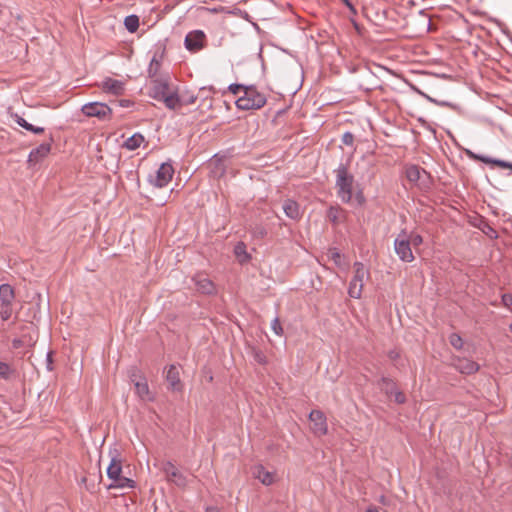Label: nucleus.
I'll return each instance as SVG.
<instances>
[{
    "mask_svg": "<svg viewBox=\"0 0 512 512\" xmlns=\"http://www.w3.org/2000/svg\"><path fill=\"white\" fill-rule=\"evenodd\" d=\"M389 357H390L391 359H396V358L398 357V354H397V353H395L394 351H391V352L389 353Z\"/></svg>",
    "mask_w": 512,
    "mask_h": 512,
    "instance_id": "864d4df0",
    "label": "nucleus"
},
{
    "mask_svg": "<svg viewBox=\"0 0 512 512\" xmlns=\"http://www.w3.org/2000/svg\"><path fill=\"white\" fill-rule=\"evenodd\" d=\"M353 268L354 276L350 281L348 294L352 298L359 299L362 294L364 279L369 276V272L361 262H355Z\"/></svg>",
    "mask_w": 512,
    "mask_h": 512,
    "instance_id": "39448f33",
    "label": "nucleus"
},
{
    "mask_svg": "<svg viewBox=\"0 0 512 512\" xmlns=\"http://www.w3.org/2000/svg\"><path fill=\"white\" fill-rule=\"evenodd\" d=\"M150 96L155 100L162 101L170 110L181 107V98L178 93L170 87L167 80H155L150 91Z\"/></svg>",
    "mask_w": 512,
    "mask_h": 512,
    "instance_id": "f03ea898",
    "label": "nucleus"
},
{
    "mask_svg": "<svg viewBox=\"0 0 512 512\" xmlns=\"http://www.w3.org/2000/svg\"><path fill=\"white\" fill-rule=\"evenodd\" d=\"M246 87L247 86H244L242 84H231L229 86V91L234 95H238L240 92H245Z\"/></svg>",
    "mask_w": 512,
    "mask_h": 512,
    "instance_id": "ea45409f",
    "label": "nucleus"
},
{
    "mask_svg": "<svg viewBox=\"0 0 512 512\" xmlns=\"http://www.w3.org/2000/svg\"><path fill=\"white\" fill-rule=\"evenodd\" d=\"M124 26L130 33L136 32L139 27V17L137 15L126 16Z\"/></svg>",
    "mask_w": 512,
    "mask_h": 512,
    "instance_id": "c85d7f7f",
    "label": "nucleus"
},
{
    "mask_svg": "<svg viewBox=\"0 0 512 512\" xmlns=\"http://www.w3.org/2000/svg\"><path fill=\"white\" fill-rule=\"evenodd\" d=\"M206 512H222L217 506H209L206 508Z\"/></svg>",
    "mask_w": 512,
    "mask_h": 512,
    "instance_id": "603ef678",
    "label": "nucleus"
},
{
    "mask_svg": "<svg viewBox=\"0 0 512 512\" xmlns=\"http://www.w3.org/2000/svg\"><path fill=\"white\" fill-rule=\"evenodd\" d=\"M206 35L202 30L189 32L184 40L185 48L190 52H198L205 47Z\"/></svg>",
    "mask_w": 512,
    "mask_h": 512,
    "instance_id": "1a4fd4ad",
    "label": "nucleus"
},
{
    "mask_svg": "<svg viewBox=\"0 0 512 512\" xmlns=\"http://www.w3.org/2000/svg\"><path fill=\"white\" fill-rule=\"evenodd\" d=\"M267 102L264 94L254 86L245 88V92L236 100V106L240 110H256L262 108Z\"/></svg>",
    "mask_w": 512,
    "mask_h": 512,
    "instance_id": "7ed1b4c3",
    "label": "nucleus"
},
{
    "mask_svg": "<svg viewBox=\"0 0 512 512\" xmlns=\"http://www.w3.org/2000/svg\"><path fill=\"white\" fill-rule=\"evenodd\" d=\"M354 135L351 132H345L342 135L341 141L344 145L352 146L354 143Z\"/></svg>",
    "mask_w": 512,
    "mask_h": 512,
    "instance_id": "58836bf2",
    "label": "nucleus"
},
{
    "mask_svg": "<svg viewBox=\"0 0 512 512\" xmlns=\"http://www.w3.org/2000/svg\"><path fill=\"white\" fill-rule=\"evenodd\" d=\"M101 88L104 92L113 95H122L125 90L123 82L112 78H106L103 80Z\"/></svg>",
    "mask_w": 512,
    "mask_h": 512,
    "instance_id": "2eb2a0df",
    "label": "nucleus"
},
{
    "mask_svg": "<svg viewBox=\"0 0 512 512\" xmlns=\"http://www.w3.org/2000/svg\"><path fill=\"white\" fill-rule=\"evenodd\" d=\"M342 3L352 12L356 13V9L350 0H341Z\"/></svg>",
    "mask_w": 512,
    "mask_h": 512,
    "instance_id": "09e8293b",
    "label": "nucleus"
},
{
    "mask_svg": "<svg viewBox=\"0 0 512 512\" xmlns=\"http://www.w3.org/2000/svg\"><path fill=\"white\" fill-rule=\"evenodd\" d=\"M366 512H379L378 509L376 507H369Z\"/></svg>",
    "mask_w": 512,
    "mask_h": 512,
    "instance_id": "5fc2aeb1",
    "label": "nucleus"
},
{
    "mask_svg": "<svg viewBox=\"0 0 512 512\" xmlns=\"http://www.w3.org/2000/svg\"><path fill=\"white\" fill-rule=\"evenodd\" d=\"M14 374V369L6 362L0 361V377L8 380Z\"/></svg>",
    "mask_w": 512,
    "mask_h": 512,
    "instance_id": "c756f323",
    "label": "nucleus"
},
{
    "mask_svg": "<svg viewBox=\"0 0 512 512\" xmlns=\"http://www.w3.org/2000/svg\"><path fill=\"white\" fill-rule=\"evenodd\" d=\"M449 342L457 350H461L463 348V340L457 333H452L449 336Z\"/></svg>",
    "mask_w": 512,
    "mask_h": 512,
    "instance_id": "f704fd0d",
    "label": "nucleus"
},
{
    "mask_svg": "<svg viewBox=\"0 0 512 512\" xmlns=\"http://www.w3.org/2000/svg\"><path fill=\"white\" fill-rule=\"evenodd\" d=\"M309 420L312 423L311 430L316 436L321 437L327 434V418L321 410H312L309 413Z\"/></svg>",
    "mask_w": 512,
    "mask_h": 512,
    "instance_id": "6e6552de",
    "label": "nucleus"
},
{
    "mask_svg": "<svg viewBox=\"0 0 512 512\" xmlns=\"http://www.w3.org/2000/svg\"><path fill=\"white\" fill-rule=\"evenodd\" d=\"M135 389L137 395L144 401H153L154 396L151 394L149 390V386L147 383L146 378H143L142 381H136L135 383Z\"/></svg>",
    "mask_w": 512,
    "mask_h": 512,
    "instance_id": "aec40b11",
    "label": "nucleus"
},
{
    "mask_svg": "<svg viewBox=\"0 0 512 512\" xmlns=\"http://www.w3.org/2000/svg\"><path fill=\"white\" fill-rule=\"evenodd\" d=\"M502 302H503L504 306H506V307L511 306L512 305V295L504 294L502 296Z\"/></svg>",
    "mask_w": 512,
    "mask_h": 512,
    "instance_id": "de8ad7c7",
    "label": "nucleus"
},
{
    "mask_svg": "<svg viewBox=\"0 0 512 512\" xmlns=\"http://www.w3.org/2000/svg\"><path fill=\"white\" fill-rule=\"evenodd\" d=\"M135 482L132 479H129L127 477H124L120 475L115 480L112 481L110 485H108V489H126V488H133Z\"/></svg>",
    "mask_w": 512,
    "mask_h": 512,
    "instance_id": "bb28decb",
    "label": "nucleus"
},
{
    "mask_svg": "<svg viewBox=\"0 0 512 512\" xmlns=\"http://www.w3.org/2000/svg\"><path fill=\"white\" fill-rule=\"evenodd\" d=\"M163 472L169 482H172L179 487L186 486V477L174 466L173 463L166 462L163 465Z\"/></svg>",
    "mask_w": 512,
    "mask_h": 512,
    "instance_id": "9b49d317",
    "label": "nucleus"
},
{
    "mask_svg": "<svg viewBox=\"0 0 512 512\" xmlns=\"http://www.w3.org/2000/svg\"><path fill=\"white\" fill-rule=\"evenodd\" d=\"M482 230L490 238H497L498 237L497 231L494 228H492L489 224H486L485 228H483Z\"/></svg>",
    "mask_w": 512,
    "mask_h": 512,
    "instance_id": "37998d69",
    "label": "nucleus"
},
{
    "mask_svg": "<svg viewBox=\"0 0 512 512\" xmlns=\"http://www.w3.org/2000/svg\"><path fill=\"white\" fill-rule=\"evenodd\" d=\"M81 111L87 117H97L99 120H109L112 109L102 102H90L82 106Z\"/></svg>",
    "mask_w": 512,
    "mask_h": 512,
    "instance_id": "0eeeda50",
    "label": "nucleus"
},
{
    "mask_svg": "<svg viewBox=\"0 0 512 512\" xmlns=\"http://www.w3.org/2000/svg\"><path fill=\"white\" fill-rule=\"evenodd\" d=\"M144 142V136L140 133H135L129 138H127L124 143L123 147L127 150L133 151L140 147V145Z\"/></svg>",
    "mask_w": 512,
    "mask_h": 512,
    "instance_id": "393cba45",
    "label": "nucleus"
},
{
    "mask_svg": "<svg viewBox=\"0 0 512 512\" xmlns=\"http://www.w3.org/2000/svg\"><path fill=\"white\" fill-rule=\"evenodd\" d=\"M173 174V166L170 163H162L155 177L150 179V183L157 188H163L172 180Z\"/></svg>",
    "mask_w": 512,
    "mask_h": 512,
    "instance_id": "9d476101",
    "label": "nucleus"
},
{
    "mask_svg": "<svg viewBox=\"0 0 512 512\" xmlns=\"http://www.w3.org/2000/svg\"><path fill=\"white\" fill-rule=\"evenodd\" d=\"M394 249L398 257L404 262H412L414 255L410 246V241L406 230H402L401 233L394 241Z\"/></svg>",
    "mask_w": 512,
    "mask_h": 512,
    "instance_id": "423d86ee",
    "label": "nucleus"
},
{
    "mask_svg": "<svg viewBox=\"0 0 512 512\" xmlns=\"http://www.w3.org/2000/svg\"><path fill=\"white\" fill-rule=\"evenodd\" d=\"M209 166L210 172L215 178H221L226 173L225 159L223 157L214 155L210 160Z\"/></svg>",
    "mask_w": 512,
    "mask_h": 512,
    "instance_id": "dca6fc26",
    "label": "nucleus"
},
{
    "mask_svg": "<svg viewBox=\"0 0 512 512\" xmlns=\"http://www.w3.org/2000/svg\"><path fill=\"white\" fill-rule=\"evenodd\" d=\"M12 346H13V348H15V349L20 348V347L22 346V340H20V339H14V340L12 341Z\"/></svg>",
    "mask_w": 512,
    "mask_h": 512,
    "instance_id": "3c124183",
    "label": "nucleus"
},
{
    "mask_svg": "<svg viewBox=\"0 0 512 512\" xmlns=\"http://www.w3.org/2000/svg\"><path fill=\"white\" fill-rule=\"evenodd\" d=\"M15 298L14 289L9 284L0 285V304H12Z\"/></svg>",
    "mask_w": 512,
    "mask_h": 512,
    "instance_id": "5701e85b",
    "label": "nucleus"
},
{
    "mask_svg": "<svg viewBox=\"0 0 512 512\" xmlns=\"http://www.w3.org/2000/svg\"><path fill=\"white\" fill-rule=\"evenodd\" d=\"M122 473V463L120 459L113 457L107 468V476L112 481L119 477Z\"/></svg>",
    "mask_w": 512,
    "mask_h": 512,
    "instance_id": "b1692460",
    "label": "nucleus"
},
{
    "mask_svg": "<svg viewBox=\"0 0 512 512\" xmlns=\"http://www.w3.org/2000/svg\"><path fill=\"white\" fill-rule=\"evenodd\" d=\"M253 357H254V360L259 364L264 365L267 363V358H266L265 354L260 350H254Z\"/></svg>",
    "mask_w": 512,
    "mask_h": 512,
    "instance_id": "e433bc0d",
    "label": "nucleus"
},
{
    "mask_svg": "<svg viewBox=\"0 0 512 512\" xmlns=\"http://www.w3.org/2000/svg\"><path fill=\"white\" fill-rule=\"evenodd\" d=\"M253 476L261 481L264 485H271L274 482V475L265 470L262 465H256L252 470Z\"/></svg>",
    "mask_w": 512,
    "mask_h": 512,
    "instance_id": "a211bd4d",
    "label": "nucleus"
},
{
    "mask_svg": "<svg viewBox=\"0 0 512 512\" xmlns=\"http://www.w3.org/2000/svg\"><path fill=\"white\" fill-rule=\"evenodd\" d=\"M283 210L287 217L297 220L301 217L299 204L291 199H287L283 203Z\"/></svg>",
    "mask_w": 512,
    "mask_h": 512,
    "instance_id": "6ab92c4d",
    "label": "nucleus"
},
{
    "mask_svg": "<svg viewBox=\"0 0 512 512\" xmlns=\"http://www.w3.org/2000/svg\"><path fill=\"white\" fill-rule=\"evenodd\" d=\"M165 378L170 390L176 392H181L183 390V384L180 380L179 368L176 365L171 364L167 368Z\"/></svg>",
    "mask_w": 512,
    "mask_h": 512,
    "instance_id": "f8f14e48",
    "label": "nucleus"
},
{
    "mask_svg": "<svg viewBox=\"0 0 512 512\" xmlns=\"http://www.w3.org/2000/svg\"><path fill=\"white\" fill-rule=\"evenodd\" d=\"M27 131H30L34 134H41L44 132V128L43 127H38V126H34L32 124H29L28 128H27Z\"/></svg>",
    "mask_w": 512,
    "mask_h": 512,
    "instance_id": "a18cd8bd",
    "label": "nucleus"
},
{
    "mask_svg": "<svg viewBox=\"0 0 512 512\" xmlns=\"http://www.w3.org/2000/svg\"><path fill=\"white\" fill-rule=\"evenodd\" d=\"M15 121L16 123L21 126L22 128L26 129L28 128L29 124L23 117L19 115H15Z\"/></svg>",
    "mask_w": 512,
    "mask_h": 512,
    "instance_id": "c03bdc74",
    "label": "nucleus"
},
{
    "mask_svg": "<svg viewBox=\"0 0 512 512\" xmlns=\"http://www.w3.org/2000/svg\"><path fill=\"white\" fill-rule=\"evenodd\" d=\"M345 216V211L340 206H330L327 211V218L334 225L339 224L343 221Z\"/></svg>",
    "mask_w": 512,
    "mask_h": 512,
    "instance_id": "4be33fe9",
    "label": "nucleus"
},
{
    "mask_svg": "<svg viewBox=\"0 0 512 512\" xmlns=\"http://www.w3.org/2000/svg\"><path fill=\"white\" fill-rule=\"evenodd\" d=\"M197 290L203 294H213L215 292L214 283L207 277L197 275L193 278Z\"/></svg>",
    "mask_w": 512,
    "mask_h": 512,
    "instance_id": "f3484780",
    "label": "nucleus"
},
{
    "mask_svg": "<svg viewBox=\"0 0 512 512\" xmlns=\"http://www.w3.org/2000/svg\"><path fill=\"white\" fill-rule=\"evenodd\" d=\"M196 100H197V96H195V95H191V96H189L187 99H184V100H182V99H181V106H182V105H191V104H194Z\"/></svg>",
    "mask_w": 512,
    "mask_h": 512,
    "instance_id": "49530a36",
    "label": "nucleus"
},
{
    "mask_svg": "<svg viewBox=\"0 0 512 512\" xmlns=\"http://www.w3.org/2000/svg\"><path fill=\"white\" fill-rule=\"evenodd\" d=\"M234 255L240 264L248 263L251 255L247 252L246 244L242 241L237 242L234 246Z\"/></svg>",
    "mask_w": 512,
    "mask_h": 512,
    "instance_id": "412c9836",
    "label": "nucleus"
},
{
    "mask_svg": "<svg viewBox=\"0 0 512 512\" xmlns=\"http://www.w3.org/2000/svg\"><path fill=\"white\" fill-rule=\"evenodd\" d=\"M453 366L462 374H473L476 373L480 366L478 363L468 358H456L454 359Z\"/></svg>",
    "mask_w": 512,
    "mask_h": 512,
    "instance_id": "4468645a",
    "label": "nucleus"
},
{
    "mask_svg": "<svg viewBox=\"0 0 512 512\" xmlns=\"http://www.w3.org/2000/svg\"><path fill=\"white\" fill-rule=\"evenodd\" d=\"M334 173L336 177L335 188L338 198L343 203H350L353 198V189L355 183L353 174L349 172L348 166L343 163H341L337 169H335Z\"/></svg>",
    "mask_w": 512,
    "mask_h": 512,
    "instance_id": "f257e3e1",
    "label": "nucleus"
},
{
    "mask_svg": "<svg viewBox=\"0 0 512 512\" xmlns=\"http://www.w3.org/2000/svg\"><path fill=\"white\" fill-rule=\"evenodd\" d=\"M52 141H53V139L50 138V142L42 143L38 147L32 149L28 156V163L36 164V163L42 161L45 157H47L51 151V142Z\"/></svg>",
    "mask_w": 512,
    "mask_h": 512,
    "instance_id": "ddd939ff",
    "label": "nucleus"
},
{
    "mask_svg": "<svg viewBox=\"0 0 512 512\" xmlns=\"http://www.w3.org/2000/svg\"><path fill=\"white\" fill-rule=\"evenodd\" d=\"M355 201L357 203L358 206H363L366 202V198L363 194V191L361 189H359L356 194H355Z\"/></svg>",
    "mask_w": 512,
    "mask_h": 512,
    "instance_id": "79ce46f5",
    "label": "nucleus"
},
{
    "mask_svg": "<svg viewBox=\"0 0 512 512\" xmlns=\"http://www.w3.org/2000/svg\"><path fill=\"white\" fill-rule=\"evenodd\" d=\"M392 396H394V400L398 404H403L406 402V396L404 395V393L397 389L395 390Z\"/></svg>",
    "mask_w": 512,
    "mask_h": 512,
    "instance_id": "a19ab883",
    "label": "nucleus"
},
{
    "mask_svg": "<svg viewBox=\"0 0 512 512\" xmlns=\"http://www.w3.org/2000/svg\"><path fill=\"white\" fill-rule=\"evenodd\" d=\"M475 159L485 163V164H490L492 166H497V167H500V168H505V169H511L512 170V163L511 162H507V161H504V160H500V159H493V158H490V157H487V156H476L474 155L473 156Z\"/></svg>",
    "mask_w": 512,
    "mask_h": 512,
    "instance_id": "a878e982",
    "label": "nucleus"
},
{
    "mask_svg": "<svg viewBox=\"0 0 512 512\" xmlns=\"http://www.w3.org/2000/svg\"><path fill=\"white\" fill-rule=\"evenodd\" d=\"M328 257L338 266H342V256L336 248H331L328 251Z\"/></svg>",
    "mask_w": 512,
    "mask_h": 512,
    "instance_id": "72a5a7b5",
    "label": "nucleus"
},
{
    "mask_svg": "<svg viewBox=\"0 0 512 512\" xmlns=\"http://www.w3.org/2000/svg\"><path fill=\"white\" fill-rule=\"evenodd\" d=\"M509 463H510V466L512 467V456H511V458L509 460Z\"/></svg>",
    "mask_w": 512,
    "mask_h": 512,
    "instance_id": "4d7b16f0",
    "label": "nucleus"
},
{
    "mask_svg": "<svg viewBox=\"0 0 512 512\" xmlns=\"http://www.w3.org/2000/svg\"><path fill=\"white\" fill-rule=\"evenodd\" d=\"M118 104L122 107H130L133 103L130 100L122 99L118 101Z\"/></svg>",
    "mask_w": 512,
    "mask_h": 512,
    "instance_id": "8fccbe9b",
    "label": "nucleus"
},
{
    "mask_svg": "<svg viewBox=\"0 0 512 512\" xmlns=\"http://www.w3.org/2000/svg\"><path fill=\"white\" fill-rule=\"evenodd\" d=\"M379 502H380V503H382V504H386V497L382 495V496L379 498Z\"/></svg>",
    "mask_w": 512,
    "mask_h": 512,
    "instance_id": "6e6d98bb",
    "label": "nucleus"
},
{
    "mask_svg": "<svg viewBox=\"0 0 512 512\" xmlns=\"http://www.w3.org/2000/svg\"><path fill=\"white\" fill-rule=\"evenodd\" d=\"M378 384L381 391H383L389 397H391L397 389L395 381L388 377H382Z\"/></svg>",
    "mask_w": 512,
    "mask_h": 512,
    "instance_id": "cd10ccee",
    "label": "nucleus"
},
{
    "mask_svg": "<svg viewBox=\"0 0 512 512\" xmlns=\"http://www.w3.org/2000/svg\"><path fill=\"white\" fill-rule=\"evenodd\" d=\"M12 312V304H0V317L3 321H7Z\"/></svg>",
    "mask_w": 512,
    "mask_h": 512,
    "instance_id": "473e14b6",
    "label": "nucleus"
},
{
    "mask_svg": "<svg viewBox=\"0 0 512 512\" xmlns=\"http://www.w3.org/2000/svg\"><path fill=\"white\" fill-rule=\"evenodd\" d=\"M128 376L131 382H133L134 384L136 383V381H142L143 378H145L141 370L136 366H132L129 368Z\"/></svg>",
    "mask_w": 512,
    "mask_h": 512,
    "instance_id": "7c9ffc66",
    "label": "nucleus"
},
{
    "mask_svg": "<svg viewBox=\"0 0 512 512\" xmlns=\"http://www.w3.org/2000/svg\"><path fill=\"white\" fill-rule=\"evenodd\" d=\"M408 239L410 241V246L413 245L414 247H417L423 243V238L419 234H411L408 236Z\"/></svg>",
    "mask_w": 512,
    "mask_h": 512,
    "instance_id": "4c0bfd02",
    "label": "nucleus"
},
{
    "mask_svg": "<svg viewBox=\"0 0 512 512\" xmlns=\"http://www.w3.org/2000/svg\"><path fill=\"white\" fill-rule=\"evenodd\" d=\"M160 68V60L157 58L156 55L153 56V58L150 61L149 68H148V74L150 77H154L157 75Z\"/></svg>",
    "mask_w": 512,
    "mask_h": 512,
    "instance_id": "2f4dec72",
    "label": "nucleus"
},
{
    "mask_svg": "<svg viewBox=\"0 0 512 512\" xmlns=\"http://www.w3.org/2000/svg\"><path fill=\"white\" fill-rule=\"evenodd\" d=\"M271 328L274 333L278 336L283 335V328L281 326L280 320L278 317H275L271 322Z\"/></svg>",
    "mask_w": 512,
    "mask_h": 512,
    "instance_id": "c9c22d12",
    "label": "nucleus"
},
{
    "mask_svg": "<svg viewBox=\"0 0 512 512\" xmlns=\"http://www.w3.org/2000/svg\"><path fill=\"white\" fill-rule=\"evenodd\" d=\"M406 178L422 190H428L432 186L431 175L418 165H409L405 170Z\"/></svg>",
    "mask_w": 512,
    "mask_h": 512,
    "instance_id": "20e7f679",
    "label": "nucleus"
}]
</instances>
